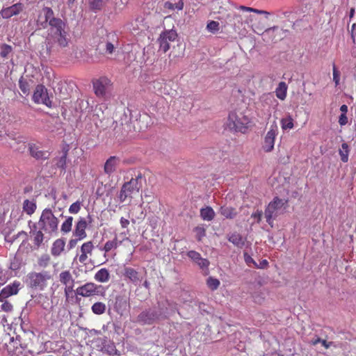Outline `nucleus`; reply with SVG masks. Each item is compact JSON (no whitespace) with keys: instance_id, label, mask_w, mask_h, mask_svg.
Masks as SVG:
<instances>
[{"instance_id":"f257e3e1","label":"nucleus","mask_w":356,"mask_h":356,"mask_svg":"<svg viewBox=\"0 0 356 356\" xmlns=\"http://www.w3.org/2000/svg\"><path fill=\"white\" fill-rule=\"evenodd\" d=\"M250 118L243 112L233 111L228 115L226 125L232 131L245 134L250 127Z\"/></svg>"},{"instance_id":"f03ea898","label":"nucleus","mask_w":356,"mask_h":356,"mask_svg":"<svg viewBox=\"0 0 356 356\" xmlns=\"http://www.w3.org/2000/svg\"><path fill=\"white\" fill-rule=\"evenodd\" d=\"M95 95L99 99L106 101L111 98L113 92V82L106 76H100L92 81Z\"/></svg>"},{"instance_id":"7ed1b4c3","label":"nucleus","mask_w":356,"mask_h":356,"mask_svg":"<svg viewBox=\"0 0 356 356\" xmlns=\"http://www.w3.org/2000/svg\"><path fill=\"white\" fill-rule=\"evenodd\" d=\"M42 13L44 14V21L41 22V26L44 28L49 22V36L66 30V23L60 18L54 17L51 8L44 7Z\"/></svg>"},{"instance_id":"20e7f679","label":"nucleus","mask_w":356,"mask_h":356,"mask_svg":"<svg viewBox=\"0 0 356 356\" xmlns=\"http://www.w3.org/2000/svg\"><path fill=\"white\" fill-rule=\"evenodd\" d=\"M38 226L47 236H51L58 231V219L50 209H45L40 217Z\"/></svg>"},{"instance_id":"39448f33","label":"nucleus","mask_w":356,"mask_h":356,"mask_svg":"<svg viewBox=\"0 0 356 356\" xmlns=\"http://www.w3.org/2000/svg\"><path fill=\"white\" fill-rule=\"evenodd\" d=\"M52 276L48 271L31 272L27 275L26 283L29 288L36 291H44L51 280Z\"/></svg>"},{"instance_id":"423d86ee","label":"nucleus","mask_w":356,"mask_h":356,"mask_svg":"<svg viewBox=\"0 0 356 356\" xmlns=\"http://www.w3.org/2000/svg\"><path fill=\"white\" fill-rule=\"evenodd\" d=\"M288 202V199H281L278 197H275L269 202L264 211V216L268 225L271 227L273 226V220L277 217L282 209H285L287 207Z\"/></svg>"},{"instance_id":"0eeeda50","label":"nucleus","mask_w":356,"mask_h":356,"mask_svg":"<svg viewBox=\"0 0 356 356\" xmlns=\"http://www.w3.org/2000/svg\"><path fill=\"white\" fill-rule=\"evenodd\" d=\"M103 289L102 285H97L94 282H87L76 288L75 293L77 296H80L83 298H89L95 296H102L104 291L100 292V290Z\"/></svg>"},{"instance_id":"6e6552de","label":"nucleus","mask_w":356,"mask_h":356,"mask_svg":"<svg viewBox=\"0 0 356 356\" xmlns=\"http://www.w3.org/2000/svg\"><path fill=\"white\" fill-rule=\"evenodd\" d=\"M141 184L138 182V179H130L124 183L120 190L119 198L120 202H123L128 197L131 198L134 195L139 192Z\"/></svg>"},{"instance_id":"1a4fd4ad","label":"nucleus","mask_w":356,"mask_h":356,"mask_svg":"<svg viewBox=\"0 0 356 356\" xmlns=\"http://www.w3.org/2000/svg\"><path fill=\"white\" fill-rule=\"evenodd\" d=\"M277 134L278 127L277 124H272L264 137L262 145V149L265 152L268 153L273 150Z\"/></svg>"},{"instance_id":"9d476101","label":"nucleus","mask_w":356,"mask_h":356,"mask_svg":"<svg viewBox=\"0 0 356 356\" xmlns=\"http://www.w3.org/2000/svg\"><path fill=\"white\" fill-rule=\"evenodd\" d=\"M33 101L36 104H42L47 107L52 106V102L49 97L47 89L42 85H38L33 95Z\"/></svg>"},{"instance_id":"9b49d317","label":"nucleus","mask_w":356,"mask_h":356,"mask_svg":"<svg viewBox=\"0 0 356 356\" xmlns=\"http://www.w3.org/2000/svg\"><path fill=\"white\" fill-rule=\"evenodd\" d=\"M177 38L175 31L169 30L163 31L161 33L159 38V47L164 53L170 49V42L175 41Z\"/></svg>"},{"instance_id":"f8f14e48","label":"nucleus","mask_w":356,"mask_h":356,"mask_svg":"<svg viewBox=\"0 0 356 356\" xmlns=\"http://www.w3.org/2000/svg\"><path fill=\"white\" fill-rule=\"evenodd\" d=\"M159 319V314L156 311L151 309H145L138 314L136 322L140 325H152Z\"/></svg>"},{"instance_id":"ddd939ff","label":"nucleus","mask_w":356,"mask_h":356,"mask_svg":"<svg viewBox=\"0 0 356 356\" xmlns=\"http://www.w3.org/2000/svg\"><path fill=\"white\" fill-rule=\"evenodd\" d=\"M187 256L202 270H205L206 275L209 273V266L210 262L207 259L202 258L201 254L195 250L188 251L187 252Z\"/></svg>"},{"instance_id":"4468645a","label":"nucleus","mask_w":356,"mask_h":356,"mask_svg":"<svg viewBox=\"0 0 356 356\" xmlns=\"http://www.w3.org/2000/svg\"><path fill=\"white\" fill-rule=\"evenodd\" d=\"M124 278L135 286L139 285L143 278L140 273L134 268L125 266L122 273Z\"/></svg>"},{"instance_id":"2eb2a0df","label":"nucleus","mask_w":356,"mask_h":356,"mask_svg":"<svg viewBox=\"0 0 356 356\" xmlns=\"http://www.w3.org/2000/svg\"><path fill=\"white\" fill-rule=\"evenodd\" d=\"M20 283L15 281L3 288L0 292V302H3L8 298L17 294L19 290Z\"/></svg>"},{"instance_id":"dca6fc26","label":"nucleus","mask_w":356,"mask_h":356,"mask_svg":"<svg viewBox=\"0 0 356 356\" xmlns=\"http://www.w3.org/2000/svg\"><path fill=\"white\" fill-rule=\"evenodd\" d=\"M23 9V4L21 3H17L9 7L2 8L0 14L3 19H9L13 16L19 15L22 12Z\"/></svg>"},{"instance_id":"f3484780","label":"nucleus","mask_w":356,"mask_h":356,"mask_svg":"<svg viewBox=\"0 0 356 356\" xmlns=\"http://www.w3.org/2000/svg\"><path fill=\"white\" fill-rule=\"evenodd\" d=\"M88 223L84 218H79L75 225V229L73 232V236L78 238L79 240H83L87 236L86 229Z\"/></svg>"},{"instance_id":"a211bd4d","label":"nucleus","mask_w":356,"mask_h":356,"mask_svg":"<svg viewBox=\"0 0 356 356\" xmlns=\"http://www.w3.org/2000/svg\"><path fill=\"white\" fill-rule=\"evenodd\" d=\"M49 37L53 42L57 44L60 47L64 48L68 46L70 39L67 30L57 33Z\"/></svg>"},{"instance_id":"6ab92c4d","label":"nucleus","mask_w":356,"mask_h":356,"mask_svg":"<svg viewBox=\"0 0 356 356\" xmlns=\"http://www.w3.org/2000/svg\"><path fill=\"white\" fill-rule=\"evenodd\" d=\"M42 232L43 230H41L40 228L38 229L37 225L35 224L31 229L30 234L33 237V243L35 249H38L44 240V234Z\"/></svg>"},{"instance_id":"aec40b11","label":"nucleus","mask_w":356,"mask_h":356,"mask_svg":"<svg viewBox=\"0 0 356 356\" xmlns=\"http://www.w3.org/2000/svg\"><path fill=\"white\" fill-rule=\"evenodd\" d=\"M94 250V245L92 241H87L82 244L81 246V254L79 256V261L81 264H86L88 260V255H92Z\"/></svg>"},{"instance_id":"412c9836","label":"nucleus","mask_w":356,"mask_h":356,"mask_svg":"<svg viewBox=\"0 0 356 356\" xmlns=\"http://www.w3.org/2000/svg\"><path fill=\"white\" fill-rule=\"evenodd\" d=\"M29 152L31 156L38 160H45L49 156L48 152L40 150L35 145H30Z\"/></svg>"},{"instance_id":"4be33fe9","label":"nucleus","mask_w":356,"mask_h":356,"mask_svg":"<svg viewBox=\"0 0 356 356\" xmlns=\"http://www.w3.org/2000/svg\"><path fill=\"white\" fill-rule=\"evenodd\" d=\"M65 246V241L63 238L56 239L52 244L51 253L54 257H58L63 252Z\"/></svg>"},{"instance_id":"5701e85b","label":"nucleus","mask_w":356,"mask_h":356,"mask_svg":"<svg viewBox=\"0 0 356 356\" xmlns=\"http://www.w3.org/2000/svg\"><path fill=\"white\" fill-rule=\"evenodd\" d=\"M128 302L127 299L121 296H118L115 298L114 303V309L120 315H122L123 312L127 309Z\"/></svg>"},{"instance_id":"b1692460","label":"nucleus","mask_w":356,"mask_h":356,"mask_svg":"<svg viewBox=\"0 0 356 356\" xmlns=\"http://www.w3.org/2000/svg\"><path fill=\"white\" fill-rule=\"evenodd\" d=\"M120 159L117 156H111L109 157L104 165V172L110 175L115 170L116 166L119 164Z\"/></svg>"},{"instance_id":"393cba45","label":"nucleus","mask_w":356,"mask_h":356,"mask_svg":"<svg viewBox=\"0 0 356 356\" xmlns=\"http://www.w3.org/2000/svg\"><path fill=\"white\" fill-rule=\"evenodd\" d=\"M246 22L250 24L251 29L257 34L264 29V26L260 24L259 19L255 16H249Z\"/></svg>"},{"instance_id":"a878e982","label":"nucleus","mask_w":356,"mask_h":356,"mask_svg":"<svg viewBox=\"0 0 356 356\" xmlns=\"http://www.w3.org/2000/svg\"><path fill=\"white\" fill-rule=\"evenodd\" d=\"M228 241L238 248H243L245 245V239L237 233L234 232L227 236Z\"/></svg>"},{"instance_id":"bb28decb","label":"nucleus","mask_w":356,"mask_h":356,"mask_svg":"<svg viewBox=\"0 0 356 356\" xmlns=\"http://www.w3.org/2000/svg\"><path fill=\"white\" fill-rule=\"evenodd\" d=\"M94 278L98 282H107L111 278L110 273L107 268H102L96 272Z\"/></svg>"},{"instance_id":"cd10ccee","label":"nucleus","mask_w":356,"mask_h":356,"mask_svg":"<svg viewBox=\"0 0 356 356\" xmlns=\"http://www.w3.org/2000/svg\"><path fill=\"white\" fill-rule=\"evenodd\" d=\"M69 149L67 147H65L62 150V155L55 159L56 165L60 168L63 170H65L66 164H67V157L68 155Z\"/></svg>"},{"instance_id":"c85d7f7f","label":"nucleus","mask_w":356,"mask_h":356,"mask_svg":"<svg viewBox=\"0 0 356 356\" xmlns=\"http://www.w3.org/2000/svg\"><path fill=\"white\" fill-rule=\"evenodd\" d=\"M287 89L288 87L285 82H280L275 92L276 97L280 100H284L286 97Z\"/></svg>"},{"instance_id":"c756f323","label":"nucleus","mask_w":356,"mask_h":356,"mask_svg":"<svg viewBox=\"0 0 356 356\" xmlns=\"http://www.w3.org/2000/svg\"><path fill=\"white\" fill-rule=\"evenodd\" d=\"M118 245L119 243L118 241V238L117 236H115L113 240L106 241L104 247L100 250L104 251V257H106V254L108 253L112 250L117 249Z\"/></svg>"},{"instance_id":"7c9ffc66","label":"nucleus","mask_w":356,"mask_h":356,"mask_svg":"<svg viewBox=\"0 0 356 356\" xmlns=\"http://www.w3.org/2000/svg\"><path fill=\"white\" fill-rule=\"evenodd\" d=\"M220 213L226 218L232 219L237 215V211L234 207L224 206L220 207Z\"/></svg>"},{"instance_id":"2f4dec72","label":"nucleus","mask_w":356,"mask_h":356,"mask_svg":"<svg viewBox=\"0 0 356 356\" xmlns=\"http://www.w3.org/2000/svg\"><path fill=\"white\" fill-rule=\"evenodd\" d=\"M200 216L204 220L211 221L214 218L215 212L210 207H207L200 209Z\"/></svg>"},{"instance_id":"473e14b6","label":"nucleus","mask_w":356,"mask_h":356,"mask_svg":"<svg viewBox=\"0 0 356 356\" xmlns=\"http://www.w3.org/2000/svg\"><path fill=\"white\" fill-rule=\"evenodd\" d=\"M59 280L64 285L74 284V279L69 270H65L60 273Z\"/></svg>"},{"instance_id":"72a5a7b5","label":"nucleus","mask_w":356,"mask_h":356,"mask_svg":"<svg viewBox=\"0 0 356 356\" xmlns=\"http://www.w3.org/2000/svg\"><path fill=\"white\" fill-rule=\"evenodd\" d=\"M36 209V204L33 201H30L29 200H25L23 202V210L24 211L31 216L32 215Z\"/></svg>"},{"instance_id":"f704fd0d","label":"nucleus","mask_w":356,"mask_h":356,"mask_svg":"<svg viewBox=\"0 0 356 356\" xmlns=\"http://www.w3.org/2000/svg\"><path fill=\"white\" fill-rule=\"evenodd\" d=\"M349 152L348 145L346 143H343L341 147L339 149V154L341 161L343 163H346L348 161Z\"/></svg>"},{"instance_id":"c9c22d12","label":"nucleus","mask_w":356,"mask_h":356,"mask_svg":"<svg viewBox=\"0 0 356 356\" xmlns=\"http://www.w3.org/2000/svg\"><path fill=\"white\" fill-rule=\"evenodd\" d=\"M106 309V305L102 302H96L91 307V310L92 313L96 315L103 314L104 313H105Z\"/></svg>"},{"instance_id":"e433bc0d","label":"nucleus","mask_w":356,"mask_h":356,"mask_svg":"<svg viewBox=\"0 0 356 356\" xmlns=\"http://www.w3.org/2000/svg\"><path fill=\"white\" fill-rule=\"evenodd\" d=\"M184 1L179 0L176 3H172L170 1H166L164 3L163 7L165 9H168V10H175L176 9L177 10H181L184 8Z\"/></svg>"},{"instance_id":"4c0bfd02","label":"nucleus","mask_w":356,"mask_h":356,"mask_svg":"<svg viewBox=\"0 0 356 356\" xmlns=\"http://www.w3.org/2000/svg\"><path fill=\"white\" fill-rule=\"evenodd\" d=\"M281 127L283 130L291 129L294 127L293 119L291 115L281 119L280 120Z\"/></svg>"},{"instance_id":"58836bf2","label":"nucleus","mask_w":356,"mask_h":356,"mask_svg":"<svg viewBox=\"0 0 356 356\" xmlns=\"http://www.w3.org/2000/svg\"><path fill=\"white\" fill-rule=\"evenodd\" d=\"M72 222H73L72 216L67 217L66 220L61 225L60 231L63 234L69 233L72 230Z\"/></svg>"},{"instance_id":"ea45409f","label":"nucleus","mask_w":356,"mask_h":356,"mask_svg":"<svg viewBox=\"0 0 356 356\" xmlns=\"http://www.w3.org/2000/svg\"><path fill=\"white\" fill-rule=\"evenodd\" d=\"M220 284V282L218 279L214 278L213 277H209L207 280V285L211 290H216Z\"/></svg>"},{"instance_id":"a19ab883","label":"nucleus","mask_w":356,"mask_h":356,"mask_svg":"<svg viewBox=\"0 0 356 356\" xmlns=\"http://www.w3.org/2000/svg\"><path fill=\"white\" fill-rule=\"evenodd\" d=\"M207 29L211 33H216L220 29V24L216 21H209L207 24Z\"/></svg>"},{"instance_id":"79ce46f5","label":"nucleus","mask_w":356,"mask_h":356,"mask_svg":"<svg viewBox=\"0 0 356 356\" xmlns=\"http://www.w3.org/2000/svg\"><path fill=\"white\" fill-rule=\"evenodd\" d=\"M136 174H134L136 178H145L146 177H150L152 176V172L147 169L140 168L136 171Z\"/></svg>"},{"instance_id":"37998d69","label":"nucleus","mask_w":356,"mask_h":356,"mask_svg":"<svg viewBox=\"0 0 356 356\" xmlns=\"http://www.w3.org/2000/svg\"><path fill=\"white\" fill-rule=\"evenodd\" d=\"M49 261L50 257L48 254H43L39 258L38 264L39 266L45 268L49 265Z\"/></svg>"},{"instance_id":"c03bdc74","label":"nucleus","mask_w":356,"mask_h":356,"mask_svg":"<svg viewBox=\"0 0 356 356\" xmlns=\"http://www.w3.org/2000/svg\"><path fill=\"white\" fill-rule=\"evenodd\" d=\"M103 6V0H91L90 1V8L94 10H101Z\"/></svg>"},{"instance_id":"a18cd8bd","label":"nucleus","mask_w":356,"mask_h":356,"mask_svg":"<svg viewBox=\"0 0 356 356\" xmlns=\"http://www.w3.org/2000/svg\"><path fill=\"white\" fill-rule=\"evenodd\" d=\"M81 202L79 201H76L70 205L69 212L72 214L78 213L81 209Z\"/></svg>"},{"instance_id":"49530a36","label":"nucleus","mask_w":356,"mask_h":356,"mask_svg":"<svg viewBox=\"0 0 356 356\" xmlns=\"http://www.w3.org/2000/svg\"><path fill=\"white\" fill-rule=\"evenodd\" d=\"M195 232L196 234V238L197 241H200L206 234V230L202 227H197L195 229Z\"/></svg>"},{"instance_id":"de8ad7c7","label":"nucleus","mask_w":356,"mask_h":356,"mask_svg":"<svg viewBox=\"0 0 356 356\" xmlns=\"http://www.w3.org/2000/svg\"><path fill=\"white\" fill-rule=\"evenodd\" d=\"M11 51V47L8 44H4L1 46L0 55L2 58H6Z\"/></svg>"},{"instance_id":"09e8293b","label":"nucleus","mask_w":356,"mask_h":356,"mask_svg":"<svg viewBox=\"0 0 356 356\" xmlns=\"http://www.w3.org/2000/svg\"><path fill=\"white\" fill-rule=\"evenodd\" d=\"M240 9L242 10H244V11H250V12H253V13H258V14L268 15V13L266 12V11L261 10H258V9H256V8H250V7H247V6H240Z\"/></svg>"},{"instance_id":"8fccbe9b","label":"nucleus","mask_w":356,"mask_h":356,"mask_svg":"<svg viewBox=\"0 0 356 356\" xmlns=\"http://www.w3.org/2000/svg\"><path fill=\"white\" fill-rule=\"evenodd\" d=\"M333 81L335 83V86H337L339 84V80H340V72L337 69L335 65H333Z\"/></svg>"},{"instance_id":"3c124183","label":"nucleus","mask_w":356,"mask_h":356,"mask_svg":"<svg viewBox=\"0 0 356 356\" xmlns=\"http://www.w3.org/2000/svg\"><path fill=\"white\" fill-rule=\"evenodd\" d=\"M277 29V27H273V28L266 29L263 33V40L264 41L268 42V40L266 39V37L270 38V37L273 36L274 35L275 31Z\"/></svg>"},{"instance_id":"603ef678","label":"nucleus","mask_w":356,"mask_h":356,"mask_svg":"<svg viewBox=\"0 0 356 356\" xmlns=\"http://www.w3.org/2000/svg\"><path fill=\"white\" fill-rule=\"evenodd\" d=\"M19 88L24 94H28L29 92V85L26 81H19Z\"/></svg>"},{"instance_id":"864d4df0","label":"nucleus","mask_w":356,"mask_h":356,"mask_svg":"<svg viewBox=\"0 0 356 356\" xmlns=\"http://www.w3.org/2000/svg\"><path fill=\"white\" fill-rule=\"evenodd\" d=\"M243 256L244 260L248 266H250L252 264H253L255 267H257V263L250 255H249L247 252H244Z\"/></svg>"},{"instance_id":"5fc2aeb1","label":"nucleus","mask_w":356,"mask_h":356,"mask_svg":"<svg viewBox=\"0 0 356 356\" xmlns=\"http://www.w3.org/2000/svg\"><path fill=\"white\" fill-rule=\"evenodd\" d=\"M3 304L1 305V309L6 312H10L13 310V307L11 303L6 301V300L2 302Z\"/></svg>"},{"instance_id":"6e6d98bb","label":"nucleus","mask_w":356,"mask_h":356,"mask_svg":"<svg viewBox=\"0 0 356 356\" xmlns=\"http://www.w3.org/2000/svg\"><path fill=\"white\" fill-rule=\"evenodd\" d=\"M27 236H28V234L24 231H21L17 233V237H22L23 238V241L22 242L20 247H22V245H24L25 244H27Z\"/></svg>"},{"instance_id":"4d7b16f0","label":"nucleus","mask_w":356,"mask_h":356,"mask_svg":"<svg viewBox=\"0 0 356 356\" xmlns=\"http://www.w3.org/2000/svg\"><path fill=\"white\" fill-rule=\"evenodd\" d=\"M262 215V211L257 210L256 212L252 214L251 217L254 218L257 220V222L259 223L261 220Z\"/></svg>"},{"instance_id":"13d9d810","label":"nucleus","mask_w":356,"mask_h":356,"mask_svg":"<svg viewBox=\"0 0 356 356\" xmlns=\"http://www.w3.org/2000/svg\"><path fill=\"white\" fill-rule=\"evenodd\" d=\"M339 123L341 126H344L348 123L346 114H341L339 118Z\"/></svg>"},{"instance_id":"bf43d9fd","label":"nucleus","mask_w":356,"mask_h":356,"mask_svg":"<svg viewBox=\"0 0 356 356\" xmlns=\"http://www.w3.org/2000/svg\"><path fill=\"white\" fill-rule=\"evenodd\" d=\"M80 241L79 239H78V238H72L69 241V243H68V247H69V249H72L74 248L76 244H77V242Z\"/></svg>"},{"instance_id":"052dcab7","label":"nucleus","mask_w":356,"mask_h":356,"mask_svg":"<svg viewBox=\"0 0 356 356\" xmlns=\"http://www.w3.org/2000/svg\"><path fill=\"white\" fill-rule=\"evenodd\" d=\"M114 46L111 42H107L106 44V51L108 54H112L114 51Z\"/></svg>"},{"instance_id":"680f3d73","label":"nucleus","mask_w":356,"mask_h":356,"mask_svg":"<svg viewBox=\"0 0 356 356\" xmlns=\"http://www.w3.org/2000/svg\"><path fill=\"white\" fill-rule=\"evenodd\" d=\"M120 222L122 228H127L129 225V220L123 217L120 218Z\"/></svg>"},{"instance_id":"e2e57ef3","label":"nucleus","mask_w":356,"mask_h":356,"mask_svg":"<svg viewBox=\"0 0 356 356\" xmlns=\"http://www.w3.org/2000/svg\"><path fill=\"white\" fill-rule=\"evenodd\" d=\"M65 295L68 296V293L72 291L74 284H68V285H65Z\"/></svg>"},{"instance_id":"0e129e2a","label":"nucleus","mask_w":356,"mask_h":356,"mask_svg":"<svg viewBox=\"0 0 356 356\" xmlns=\"http://www.w3.org/2000/svg\"><path fill=\"white\" fill-rule=\"evenodd\" d=\"M321 344L325 348H329L332 344V342L330 341V342H327L325 340H323L322 339L321 340Z\"/></svg>"},{"instance_id":"69168bd1","label":"nucleus","mask_w":356,"mask_h":356,"mask_svg":"<svg viewBox=\"0 0 356 356\" xmlns=\"http://www.w3.org/2000/svg\"><path fill=\"white\" fill-rule=\"evenodd\" d=\"M340 111L341 112V114H346L348 112V106L346 104H343L340 107Z\"/></svg>"},{"instance_id":"338daca9","label":"nucleus","mask_w":356,"mask_h":356,"mask_svg":"<svg viewBox=\"0 0 356 356\" xmlns=\"http://www.w3.org/2000/svg\"><path fill=\"white\" fill-rule=\"evenodd\" d=\"M321 340H322L321 339L317 338L316 339L312 341L311 343H312V345L315 346L317 343H321Z\"/></svg>"},{"instance_id":"774afa93","label":"nucleus","mask_w":356,"mask_h":356,"mask_svg":"<svg viewBox=\"0 0 356 356\" xmlns=\"http://www.w3.org/2000/svg\"><path fill=\"white\" fill-rule=\"evenodd\" d=\"M234 18L236 19L238 22H239L241 19V16L236 13L234 15Z\"/></svg>"}]
</instances>
